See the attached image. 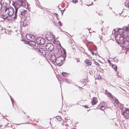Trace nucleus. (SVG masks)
<instances>
[{"instance_id":"nucleus-1","label":"nucleus","mask_w":129,"mask_h":129,"mask_svg":"<svg viewBox=\"0 0 129 129\" xmlns=\"http://www.w3.org/2000/svg\"><path fill=\"white\" fill-rule=\"evenodd\" d=\"M123 37L121 36L120 34H116L115 39L117 42L121 46L123 47L126 49V48L129 47V36L126 37Z\"/></svg>"},{"instance_id":"nucleus-2","label":"nucleus","mask_w":129,"mask_h":129,"mask_svg":"<svg viewBox=\"0 0 129 129\" xmlns=\"http://www.w3.org/2000/svg\"><path fill=\"white\" fill-rule=\"evenodd\" d=\"M122 29L120 28L117 29V32L118 33V34H120L121 36L124 37L129 36V25L127 26L123 27Z\"/></svg>"},{"instance_id":"nucleus-3","label":"nucleus","mask_w":129,"mask_h":129,"mask_svg":"<svg viewBox=\"0 0 129 129\" xmlns=\"http://www.w3.org/2000/svg\"><path fill=\"white\" fill-rule=\"evenodd\" d=\"M18 2H16L14 5V7L17 6L19 8V7H22L25 8L26 7V1L25 0H18Z\"/></svg>"},{"instance_id":"nucleus-4","label":"nucleus","mask_w":129,"mask_h":129,"mask_svg":"<svg viewBox=\"0 0 129 129\" xmlns=\"http://www.w3.org/2000/svg\"><path fill=\"white\" fill-rule=\"evenodd\" d=\"M54 48L53 44L51 43L47 44L45 45V48L48 51L51 52Z\"/></svg>"},{"instance_id":"nucleus-5","label":"nucleus","mask_w":129,"mask_h":129,"mask_svg":"<svg viewBox=\"0 0 129 129\" xmlns=\"http://www.w3.org/2000/svg\"><path fill=\"white\" fill-rule=\"evenodd\" d=\"M62 56L58 57H57L55 62L57 65L60 66L63 64V63L64 62L62 60Z\"/></svg>"},{"instance_id":"nucleus-6","label":"nucleus","mask_w":129,"mask_h":129,"mask_svg":"<svg viewBox=\"0 0 129 129\" xmlns=\"http://www.w3.org/2000/svg\"><path fill=\"white\" fill-rule=\"evenodd\" d=\"M121 113L126 118H129V110L128 109L126 108L124 110H123Z\"/></svg>"},{"instance_id":"nucleus-7","label":"nucleus","mask_w":129,"mask_h":129,"mask_svg":"<svg viewBox=\"0 0 129 129\" xmlns=\"http://www.w3.org/2000/svg\"><path fill=\"white\" fill-rule=\"evenodd\" d=\"M36 51L38 52L41 55L44 56L46 55V53L45 50L42 48H37L36 49Z\"/></svg>"},{"instance_id":"nucleus-8","label":"nucleus","mask_w":129,"mask_h":129,"mask_svg":"<svg viewBox=\"0 0 129 129\" xmlns=\"http://www.w3.org/2000/svg\"><path fill=\"white\" fill-rule=\"evenodd\" d=\"M36 42L39 45H44L45 43V39L43 38H39L36 40Z\"/></svg>"},{"instance_id":"nucleus-9","label":"nucleus","mask_w":129,"mask_h":129,"mask_svg":"<svg viewBox=\"0 0 129 129\" xmlns=\"http://www.w3.org/2000/svg\"><path fill=\"white\" fill-rule=\"evenodd\" d=\"M21 7H19L18 9V10L19 11V13L20 15H21L22 16L24 15L26 13L27 11L26 10L21 9Z\"/></svg>"},{"instance_id":"nucleus-10","label":"nucleus","mask_w":129,"mask_h":129,"mask_svg":"<svg viewBox=\"0 0 129 129\" xmlns=\"http://www.w3.org/2000/svg\"><path fill=\"white\" fill-rule=\"evenodd\" d=\"M45 37L47 40H50L53 39V36L52 33H48L46 34Z\"/></svg>"},{"instance_id":"nucleus-11","label":"nucleus","mask_w":129,"mask_h":129,"mask_svg":"<svg viewBox=\"0 0 129 129\" xmlns=\"http://www.w3.org/2000/svg\"><path fill=\"white\" fill-rule=\"evenodd\" d=\"M28 45L31 47H33L32 49L33 50H35L36 48H35L36 46V43L33 41L31 40L28 43Z\"/></svg>"},{"instance_id":"nucleus-12","label":"nucleus","mask_w":129,"mask_h":129,"mask_svg":"<svg viewBox=\"0 0 129 129\" xmlns=\"http://www.w3.org/2000/svg\"><path fill=\"white\" fill-rule=\"evenodd\" d=\"M8 14L9 16H12L14 12V10L12 7L9 8Z\"/></svg>"},{"instance_id":"nucleus-13","label":"nucleus","mask_w":129,"mask_h":129,"mask_svg":"<svg viewBox=\"0 0 129 129\" xmlns=\"http://www.w3.org/2000/svg\"><path fill=\"white\" fill-rule=\"evenodd\" d=\"M50 59L51 61L53 63H55L57 60L56 56L55 55H52L51 56Z\"/></svg>"},{"instance_id":"nucleus-14","label":"nucleus","mask_w":129,"mask_h":129,"mask_svg":"<svg viewBox=\"0 0 129 129\" xmlns=\"http://www.w3.org/2000/svg\"><path fill=\"white\" fill-rule=\"evenodd\" d=\"M15 9V14H14V16H13V19H16L17 18V11L18 10V7L16 6V7H14Z\"/></svg>"},{"instance_id":"nucleus-15","label":"nucleus","mask_w":129,"mask_h":129,"mask_svg":"<svg viewBox=\"0 0 129 129\" xmlns=\"http://www.w3.org/2000/svg\"><path fill=\"white\" fill-rule=\"evenodd\" d=\"M97 99L95 97H93L92 99V101L91 103V104L92 105H95L97 103Z\"/></svg>"},{"instance_id":"nucleus-16","label":"nucleus","mask_w":129,"mask_h":129,"mask_svg":"<svg viewBox=\"0 0 129 129\" xmlns=\"http://www.w3.org/2000/svg\"><path fill=\"white\" fill-rule=\"evenodd\" d=\"M105 93L106 94L107 96H108L109 98H113L112 95L111 94V93L109 92L107 90L105 91Z\"/></svg>"},{"instance_id":"nucleus-17","label":"nucleus","mask_w":129,"mask_h":129,"mask_svg":"<svg viewBox=\"0 0 129 129\" xmlns=\"http://www.w3.org/2000/svg\"><path fill=\"white\" fill-rule=\"evenodd\" d=\"M85 62L86 64V65L87 66L90 65L91 64V61L89 60H85Z\"/></svg>"},{"instance_id":"nucleus-18","label":"nucleus","mask_w":129,"mask_h":129,"mask_svg":"<svg viewBox=\"0 0 129 129\" xmlns=\"http://www.w3.org/2000/svg\"><path fill=\"white\" fill-rule=\"evenodd\" d=\"M30 19V17L29 16H27L26 17V18L25 19V20H24V21L23 22V26H25L26 24H25V25H24V22H25L26 21H29Z\"/></svg>"},{"instance_id":"nucleus-19","label":"nucleus","mask_w":129,"mask_h":129,"mask_svg":"<svg viewBox=\"0 0 129 129\" xmlns=\"http://www.w3.org/2000/svg\"><path fill=\"white\" fill-rule=\"evenodd\" d=\"M112 67L114 69V71H116L117 70V66L114 64H112Z\"/></svg>"},{"instance_id":"nucleus-20","label":"nucleus","mask_w":129,"mask_h":129,"mask_svg":"<svg viewBox=\"0 0 129 129\" xmlns=\"http://www.w3.org/2000/svg\"><path fill=\"white\" fill-rule=\"evenodd\" d=\"M66 82L67 83L71 84L72 82V81L70 80L69 79H65Z\"/></svg>"},{"instance_id":"nucleus-21","label":"nucleus","mask_w":129,"mask_h":129,"mask_svg":"<svg viewBox=\"0 0 129 129\" xmlns=\"http://www.w3.org/2000/svg\"><path fill=\"white\" fill-rule=\"evenodd\" d=\"M62 127L63 128H64L65 127H66V128H67V127H68V124L66 122L64 123L63 124H62Z\"/></svg>"},{"instance_id":"nucleus-22","label":"nucleus","mask_w":129,"mask_h":129,"mask_svg":"<svg viewBox=\"0 0 129 129\" xmlns=\"http://www.w3.org/2000/svg\"><path fill=\"white\" fill-rule=\"evenodd\" d=\"M105 103L104 102H101L99 106H102V107H105Z\"/></svg>"},{"instance_id":"nucleus-23","label":"nucleus","mask_w":129,"mask_h":129,"mask_svg":"<svg viewBox=\"0 0 129 129\" xmlns=\"http://www.w3.org/2000/svg\"><path fill=\"white\" fill-rule=\"evenodd\" d=\"M31 36L30 35L28 34L26 35V37L27 38V39L29 40H31V38H30V36Z\"/></svg>"},{"instance_id":"nucleus-24","label":"nucleus","mask_w":129,"mask_h":129,"mask_svg":"<svg viewBox=\"0 0 129 129\" xmlns=\"http://www.w3.org/2000/svg\"><path fill=\"white\" fill-rule=\"evenodd\" d=\"M125 5L126 7L125 8L126 10L129 9V2L125 4Z\"/></svg>"},{"instance_id":"nucleus-25","label":"nucleus","mask_w":129,"mask_h":129,"mask_svg":"<svg viewBox=\"0 0 129 129\" xmlns=\"http://www.w3.org/2000/svg\"><path fill=\"white\" fill-rule=\"evenodd\" d=\"M62 75L63 76L65 77L68 76V74L66 72H63L62 73Z\"/></svg>"},{"instance_id":"nucleus-26","label":"nucleus","mask_w":129,"mask_h":129,"mask_svg":"<svg viewBox=\"0 0 129 129\" xmlns=\"http://www.w3.org/2000/svg\"><path fill=\"white\" fill-rule=\"evenodd\" d=\"M99 107H100V109L102 110H104L106 107V106H105V107L99 106Z\"/></svg>"},{"instance_id":"nucleus-27","label":"nucleus","mask_w":129,"mask_h":129,"mask_svg":"<svg viewBox=\"0 0 129 129\" xmlns=\"http://www.w3.org/2000/svg\"><path fill=\"white\" fill-rule=\"evenodd\" d=\"M4 8L5 12H6L8 10V11L9 8L8 7L6 6Z\"/></svg>"},{"instance_id":"nucleus-28","label":"nucleus","mask_w":129,"mask_h":129,"mask_svg":"<svg viewBox=\"0 0 129 129\" xmlns=\"http://www.w3.org/2000/svg\"><path fill=\"white\" fill-rule=\"evenodd\" d=\"M126 53H129V47L126 48Z\"/></svg>"},{"instance_id":"nucleus-29","label":"nucleus","mask_w":129,"mask_h":129,"mask_svg":"<svg viewBox=\"0 0 129 129\" xmlns=\"http://www.w3.org/2000/svg\"><path fill=\"white\" fill-rule=\"evenodd\" d=\"M59 116L56 117V118L57 119V120L58 121H60L61 119L60 118H59Z\"/></svg>"},{"instance_id":"nucleus-30","label":"nucleus","mask_w":129,"mask_h":129,"mask_svg":"<svg viewBox=\"0 0 129 129\" xmlns=\"http://www.w3.org/2000/svg\"><path fill=\"white\" fill-rule=\"evenodd\" d=\"M78 0H73V2L74 4H76L77 3Z\"/></svg>"},{"instance_id":"nucleus-31","label":"nucleus","mask_w":129,"mask_h":129,"mask_svg":"<svg viewBox=\"0 0 129 129\" xmlns=\"http://www.w3.org/2000/svg\"><path fill=\"white\" fill-rule=\"evenodd\" d=\"M34 39H35L34 36L32 35L31 40L33 41V40H34Z\"/></svg>"},{"instance_id":"nucleus-32","label":"nucleus","mask_w":129,"mask_h":129,"mask_svg":"<svg viewBox=\"0 0 129 129\" xmlns=\"http://www.w3.org/2000/svg\"><path fill=\"white\" fill-rule=\"evenodd\" d=\"M64 55H63V57H65L66 56V51H65L64 50Z\"/></svg>"},{"instance_id":"nucleus-33","label":"nucleus","mask_w":129,"mask_h":129,"mask_svg":"<svg viewBox=\"0 0 129 129\" xmlns=\"http://www.w3.org/2000/svg\"><path fill=\"white\" fill-rule=\"evenodd\" d=\"M115 102L117 104V105H118V104H119V102L118 100H116L115 101Z\"/></svg>"},{"instance_id":"nucleus-34","label":"nucleus","mask_w":129,"mask_h":129,"mask_svg":"<svg viewBox=\"0 0 129 129\" xmlns=\"http://www.w3.org/2000/svg\"><path fill=\"white\" fill-rule=\"evenodd\" d=\"M116 31L115 29H114L112 31V34H115L116 33Z\"/></svg>"},{"instance_id":"nucleus-35","label":"nucleus","mask_w":129,"mask_h":129,"mask_svg":"<svg viewBox=\"0 0 129 129\" xmlns=\"http://www.w3.org/2000/svg\"><path fill=\"white\" fill-rule=\"evenodd\" d=\"M108 62L109 63V64H110L112 65V64L111 63L110 61L109 60V59L108 60Z\"/></svg>"},{"instance_id":"nucleus-36","label":"nucleus","mask_w":129,"mask_h":129,"mask_svg":"<svg viewBox=\"0 0 129 129\" xmlns=\"http://www.w3.org/2000/svg\"><path fill=\"white\" fill-rule=\"evenodd\" d=\"M58 23L60 26H62V23L60 21H59Z\"/></svg>"},{"instance_id":"nucleus-37","label":"nucleus","mask_w":129,"mask_h":129,"mask_svg":"<svg viewBox=\"0 0 129 129\" xmlns=\"http://www.w3.org/2000/svg\"><path fill=\"white\" fill-rule=\"evenodd\" d=\"M10 99H11V101L12 102V104H13V99H12V98H11V97L10 96Z\"/></svg>"},{"instance_id":"nucleus-38","label":"nucleus","mask_w":129,"mask_h":129,"mask_svg":"<svg viewBox=\"0 0 129 129\" xmlns=\"http://www.w3.org/2000/svg\"><path fill=\"white\" fill-rule=\"evenodd\" d=\"M2 8V4L0 2V10Z\"/></svg>"},{"instance_id":"nucleus-39","label":"nucleus","mask_w":129,"mask_h":129,"mask_svg":"<svg viewBox=\"0 0 129 129\" xmlns=\"http://www.w3.org/2000/svg\"><path fill=\"white\" fill-rule=\"evenodd\" d=\"M95 64L96 65H99V63L97 62H95Z\"/></svg>"},{"instance_id":"nucleus-40","label":"nucleus","mask_w":129,"mask_h":129,"mask_svg":"<svg viewBox=\"0 0 129 129\" xmlns=\"http://www.w3.org/2000/svg\"><path fill=\"white\" fill-rule=\"evenodd\" d=\"M7 17H5L4 16H3V18L4 19L5 18H6Z\"/></svg>"},{"instance_id":"nucleus-41","label":"nucleus","mask_w":129,"mask_h":129,"mask_svg":"<svg viewBox=\"0 0 129 129\" xmlns=\"http://www.w3.org/2000/svg\"><path fill=\"white\" fill-rule=\"evenodd\" d=\"M31 36H30V38H31V40H30V41H31V36H32V35H30Z\"/></svg>"},{"instance_id":"nucleus-42","label":"nucleus","mask_w":129,"mask_h":129,"mask_svg":"<svg viewBox=\"0 0 129 129\" xmlns=\"http://www.w3.org/2000/svg\"><path fill=\"white\" fill-rule=\"evenodd\" d=\"M85 107L86 108H88V107H87L86 106H85Z\"/></svg>"},{"instance_id":"nucleus-43","label":"nucleus","mask_w":129,"mask_h":129,"mask_svg":"<svg viewBox=\"0 0 129 129\" xmlns=\"http://www.w3.org/2000/svg\"><path fill=\"white\" fill-rule=\"evenodd\" d=\"M96 47H95V51H96Z\"/></svg>"},{"instance_id":"nucleus-44","label":"nucleus","mask_w":129,"mask_h":129,"mask_svg":"<svg viewBox=\"0 0 129 129\" xmlns=\"http://www.w3.org/2000/svg\"><path fill=\"white\" fill-rule=\"evenodd\" d=\"M91 53L93 55H94V53H93L92 52H91Z\"/></svg>"},{"instance_id":"nucleus-45","label":"nucleus","mask_w":129,"mask_h":129,"mask_svg":"<svg viewBox=\"0 0 129 129\" xmlns=\"http://www.w3.org/2000/svg\"><path fill=\"white\" fill-rule=\"evenodd\" d=\"M116 57L115 56L114 57H113L112 58L113 59H114V58H115Z\"/></svg>"},{"instance_id":"nucleus-46","label":"nucleus","mask_w":129,"mask_h":129,"mask_svg":"<svg viewBox=\"0 0 129 129\" xmlns=\"http://www.w3.org/2000/svg\"><path fill=\"white\" fill-rule=\"evenodd\" d=\"M99 15L102 16V15H101V14H100V13H99Z\"/></svg>"},{"instance_id":"nucleus-47","label":"nucleus","mask_w":129,"mask_h":129,"mask_svg":"<svg viewBox=\"0 0 129 129\" xmlns=\"http://www.w3.org/2000/svg\"><path fill=\"white\" fill-rule=\"evenodd\" d=\"M89 43H92V44L93 43L92 42H89Z\"/></svg>"},{"instance_id":"nucleus-48","label":"nucleus","mask_w":129,"mask_h":129,"mask_svg":"<svg viewBox=\"0 0 129 129\" xmlns=\"http://www.w3.org/2000/svg\"><path fill=\"white\" fill-rule=\"evenodd\" d=\"M65 9L64 10H63V12H64V11L65 10Z\"/></svg>"},{"instance_id":"nucleus-49","label":"nucleus","mask_w":129,"mask_h":129,"mask_svg":"<svg viewBox=\"0 0 129 129\" xmlns=\"http://www.w3.org/2000/svg\"><path fill=\"white\" fill-rule=\"evenodd\" d=\"M123 108V107H122L121 108L122 109V108Z\"/></svg>"},{"instance_id":"nucleus-50","label":"nucleus","mask_w":129,"mask_h":129,"mask_svg":"<svg viewBox=\"0 0 129 129\" xmlns=\"http://www.w3.org/2000/svg\"><path fill=\"white\" fill-rule=\"evenodd\" d=\"M110 9H112V8H110Z\"/></svg>"},{"instance_id":"nucleus-51","label":"nucleus","mask_w":129,"mask_h":129,"mask_svg":"<svg viewBox=\"0 0 129 129\" xmlns=\"http://www.w3.org/2000/svg\"><path fill=\"white\" fill-rule=\"evenodd\" d=\"M77 62H78V60H77Z\"/></svg>"}]
</instances>
